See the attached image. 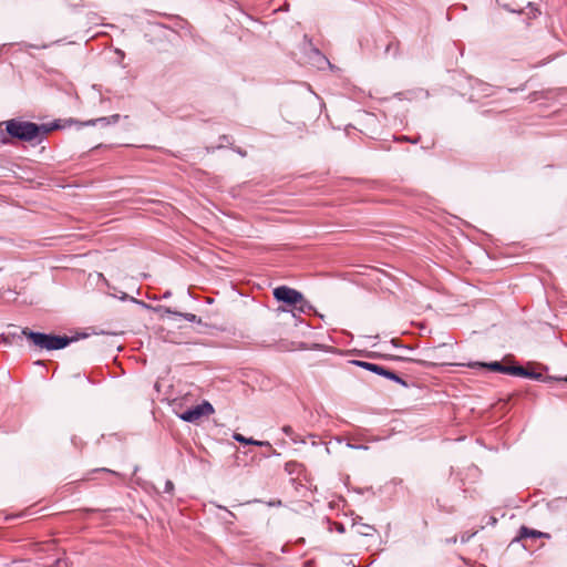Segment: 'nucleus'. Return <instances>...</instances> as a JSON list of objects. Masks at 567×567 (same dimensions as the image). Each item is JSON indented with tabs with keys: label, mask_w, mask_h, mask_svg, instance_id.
Wrapping results in <instances>:
<instances>
[{
	"label": "nucleus",
	"mask_w": 567,
	"mask_h": 567,
	"mask_svg": "<svg viewBox=\"0 0 567 567\" xmlns=\"http://www.w3.org/2000/svg\"><path fill=\"white\" fill-rule=\"evenodd\" d=\"M7 134L19 141L41 143L51 131L45 124H37L20 118H12L4 122Z\"/></svg>",
	"instance_id": "obj_1"
},
{
	"label": "nucleus",
	"mask_w": 567,
	"mask_h": 567,
	"mask_svg": "<svg viewBox=\"0 0 567 567\" xmlns=\"http://www.w3.org/2000/svg\"><path fill=\"white\" fill-rule=\"evenodd\" d=\"M22 334L25 336L31 343L40 350H60L68 347L70 343L76 340L74 337L68 336H55L43 332H35L28 328L22 330Z\"/></svg>",
	"instance_id": "obj_2"
},
{
	"label": "nucleus",
	"mask_w": 567,
	"mask_h": 567,
	"mask_svg": "<svg viewBox=\"0 0 567 567\" xmlns=\"http://www.w3.org/2000/svg\"><path fill=\"white\" fill-rule=\"evenodd\" d=\"M352 364L357 365V367H360L364 370H368L370 372H373L375 374H379V375H382L389 380H392L399 384H401L402 386L406 388L408 386V383L406 381H404L401 377H399L395 372L382 367V365H379V364H375V363H371V362H367V361H360V360H353L351 361Z\"/></svg>",
	"instance_id": "obj_3"
},
{
	"label": "nucleus",
	"mask_w": 567,
	"mask_h": 567,
	"mask_svg": "<svg viewBox=\"0 0 567 567\" xmlns=\"http://www.w3.org/2000/svg\"><path fill=\"white\" fill-rule=\"evenodd\" d=\"M274 297L277 301L288 306H297L298 302L303 301V295L288 286H279L274 289Z\"/></svg>",
	"instance_id": "obj_4"
},
{
	"label": "nucleus",
	"mask_w": 567,
	"mask_h": 567,
	"mask_svg": "<svg viewBox=\"0 0 567 567\" xmlns=\"http://www.w3.org/2000/svg\"><path fill=\"white\" fill-rule=\"evenodd\" d=\"M212 413H214L213 405L209 402L204 401L200 404L184 411L182 414H179V417L185 422L194 423L197 422L200 417L208 416Z\"/></svg>",
	"instance_id": "obj_5"
},
{
	"label": "nucleus",
	"mask_w": 567,
	"mask_h": 567,
	"mask_svg": "<svg viewBox=\"0 0 567 567\" xmlns=\"http://www.w3.org/2000/svg\"><path fill=\"white\" fill-rule=\"evenodd\" d=\"M467 365L470 368H475V367L486 368L494 372H501V373L511 374V375H515V373L522 372L519 369H516L517 365H505L498 361H493L489 363L473 362V363H468Z\"/></svg>",
	"instance_id": "obj_6"
},
{
	"label": "nucleus",
	"mask_w": 567,
	"mask_h": 567,
	"mask_svg": "<svg viewBox=\"0 0 567 567\" xmlns=\"http://www.w3.org/2000/svg\"><path fill=\"white\" fill-rule=\"evenodd\" d=\"M528 537H532V538H542V537L549 538L550 535L547 534V533H543V532H539V530H536V529L528 528L526 526H522L519 528L518 536H517L516 539H524V538H528Z\"/></svg>",
	"instance_id": "obj_7"
},
{
	"label": "nucleus",
	"mask_w": 567,
	"mask_h": 567,
	"mask_svg": "<svg viewBox=\"0 0 567 567\" xmlns=\"http://www.w3.org/2000/svg\"><path fill=\"white\" fill-rule=\"evenodd\" d=\"M352 529L355 534L361 536L371 537L375 533V528L372 525H368L358 520L352 524Z\"/></svg>",
	"instance_id": "obj_8"
},
{
	"label": "nucleus",
	"mask_w": 567,
	"mask_h": 567,
	"mask_svg": "<svg viewBox=\"0 0 567 567\" xmlns=\"http://www.w3.org/2000/svg\"><path fill=\"white\" fill-rule=\"evenodd\" d=\"M163 311L168 315V316H174V317H178V318H184L186 319L187 321L189 322H200V318H197L196 315L194 313H183V312H178V311H175L168 307H164L163 308Z\"/></svg>",
	"instance_id": "obj_9"
},
{
	"label": "nucleus",
	"mask_w": 567,
	"mask_h": 567,
	"mask_svg": "<svg viewBox=\"0 0 567 567\" xmlns=\"http://www.w3.org/2000/svg\"><path fill=\"white\" fill-rule=\"evenodd\" d=\"M233 437L237 442L245 443V444H252V445H257V446H268V447L271 446L268 441H256L254 439H247L239 433H235Z\"/></svg>",
	"instance_id": "obj_10"
},
{
	"label": "nucleus",
	"mask_w": 567,
	"mask_h": 567,
	"mask_svg": "<svg viewBox=\"0 0 567 567\" xmlns=\"http://www.w3.org/2000/svg\"><path fill=\"white\" fill-rule=\"evenodd\" d=\"M516 369H519L522 372L515 373V375L525 377V378L533 379V380H540L543 378V374L539 372L529 371V370H527L523 367H518V365L516 367Z\"/></svg>",
	"instance_id": "obj_11"
},
{
	"label": "nucleus",
	"mask_w": 567,
	"mask_h": 567,
	"mask_svg": "<svg viewBox=\"0 0 567 567\" xmlns=\"http://www.w3.org/2000/svg\"><path fill=\"white\" fill-rule=\"evenodd\" d=\"M400 51V42L398 40L390 41L385 47L384 53L398 56Z\"/></svg>",
	"instance_id": "obj_12"
},
{
	"label": "nucleus",
	"mask_w": 567,
	"mask_h": 567,
	"mask_svg": "<svg viewBox=\"0 0 567 567\" xmlns=\"http://www.w3.org/2000/svg\"><path fill=\"white\" fill-rule=\"evenodd\" d=\"M282 432H284L287 436H289V437L292 440V442H295V443H299V442L305 443V441H303V440H301V439L299 437V435H297V434L295 433L293 429H292L290 425H285V426H282Z\"/></svg>",
	"instance_id": "obj_13"
},
{
	"label": "nucleus",
	"mask_w": 567,
	"mask_h": 567,
	"mask_svg": "<svg viewBox=\"0 0 567 567\" xmlns=\"http://www.w3.org/2000/svg\"><path fill=\"white\" fill-rule=\"evenodd\" d=\"M295 308H296L299 312L307 313V312H309V311L312 309V306L309 303V301H307V300L303 298V301L298 302V305H297V306H295Z\"/></svg>",
	"instance_id": "obj_14"
},
{
	"label": "nucleus",
	"mask_w": 567,
	"mask_h": 567,
	"mask_svg": "<svg viewBox=\"0 0 567 567\" xmlns=\"http://www.w3.org/2000/svg\"><path fill=\"white\" fill-rule=\"evenodd\" d=\"M120 114H113L110 116L99 117L96 121H105V125L116 124L120 121Z\"/></svg>",
	"instance_id": "obj_15"
},
{
	"label": "nucleus",
	"mask_w": 567,
	"mask_h": 567,
	"mask_svg": "<svg viewBox=\"0 0 567 567\" xmlns=\"http://www.w3.org/2000/svg\"><path fill=\"white\" fill-rule=\"evenodd\" d=\"M477 532H464L460 536L461 543H467Z\"/></svg>",
	"instance_id": "obj_16"
},
{
	"label": "nucleus",
	"mask_w": 567,
	"mask_h": 567,
	"mask_svg": "<svg viewBox=\"0 0 567 567\" xmlns=\"http://www.w3.org/2000/svg\"><path fill=\"white\" fill-rule=\"evenodd\" d=\"M173 491H174V483L172 481L167 480L165 482L164 492L165 493H173Z\"/></svg>",
	"instance_id": "obj_17"
},
{
	"label": "nucleus",
	"mask_w": 567,
	"mask_h": 567,
	"mask_svg": "<svg viewBox=\"0 0 567 567\" xmlns=\"http://www.w3.org/2000/svg\"><path fill=\"white\" fill-rule=\"evenodd\" d=\"M333 526H334V530L338 532L339 534H343L346 528H344V525L341 524V523H333Z\"/></svg>",
	"instance_id": "obj_18"
},
{
	"label": "nucleus",
	"mask_w": 567,
	"mask_h": 567,
	"mask_svg": "<svg viewBox=\"0 0 567 567\" xmlns=\"http://www.w3.org/2000/svg\"><path fill=\"white\" fill-rule=\"evenodd\" d=\"M94 472H105V473H110V474L120 476V474L117 472L112 471V470L106 468V467L96 468V470H94Z\"/></svg>",
	"instance_id": "obj_19"
},
{
	"label": "nucleus",
	"mask_w": 567,
	"mask_h": 567,
	"mask_svg": "<svg viewBox=\"0 0 567 567\" xmlns=\"http://www.w3.org/2000/svg\"><path fill=\"white\" fill-rule=\"evenodd\" d=\"M99 123H101V124L105 125V121H96V118H95V120H90V121H87V122L85 123V125H96V124H99Z\"/></svg>",
	"instance_id": "obj_20"
},
{
	"label": "nucleus",
	"mask_w": 567,
	"mask_h": 567,
	"mask_svg": "<svg viewBox=\"0 0 567 567\" xmlns=\"http://www.w3.org/2000/svg\"><path fill=\"white\" fill-rule=\"evenodd\" d=\"M9 141L7 138V136L3 134V132L0 130V145L1 144H7Z\"/></svg>",
	"instance_id": "obj_21"
},
{
	"label": "nucleus",
	"mask_w": 567,
	"mask_h": 567,
	"mask_svg": "<svg viewBox=\"0 0 567 567\" xmlns=\"http://www.w3.org/2000/svg\"><path fill=\"white\" fill-rule=\"evenodd\" d=\"M349 446L352 447V449H358V450H367L368 449V446H365V445H352V444H349Z\"/></svg>",
	"instance_id": "obj_22"
},
{
	"label": "nucleus",
	"mask_w": 567,
	"mask_h": 567,
	"mask_svg": "<svg viewBox=\"0 0 567 567\" xmlns=\"http://www.w3.org/2000/svg\"><path fill=\"white\" fill-rule=\"evenodd\" d=\"M497 519L494 516H489L487 524L495 525Z\"/></svg>",
	"instance_id": "obj_23"
},
{
	"label": "nucleus",
	"mask_w": 567,
	"mask_h": 567,
	"mask_svg": "<svg viewBox=\"0 0 567 567\" xmlns=\"http://www.w3.org/2000/svg\"><path fill=\"white\" fill-rule=\"evenodd\" d=\"M72 443H73L74 446H79V444H82L80 441H78L76 436L72 437Z\"/></svg>",
	"instance_id": "obj_24"
},
{
	"label": "nucleus",
	"mask_w": 567,
	"mask_h": 567,
	"mask_svg": "<svg viewBox=\"0 0 567 567\" xmlns=\"http://www.w3.org/2000/svg\"><path fill=\"white\" fill-rule=\"evenodd\" d=\"M420 364L424 365V367H432L433 363L431 362H427V361H417Z\"/></svg>",
	"instance_id": "obj_25"
},
{
	"label": "nucleus",
	"mask_w": 567,
	"mask_h": 567,
	"mask_svg": "<svg viewBox=\"0 0 567 567\" xmlns=\"http://www.w3.org/2000/svg\"><path fill=\"white\" fill-rule=\"evenodd\" d=\"M456 542H457V537H456V536H454V537H452V538L446 539V543H449V544H454V543H456Z\"/></svg>",
	"instance_id": "obj_26"
},
{
	"label": "nucleus",
	"mask_w": 567,
	"mask_h": 567,
	"mask_svg": "<svg viewBox=\"0 0 567 567\" xmlns=\"http://www.w3.org/2000/svg\"><path fill=\"white\" fill-rule=\"evenodd\" d=\"M171 296H172V292L171 291H166L163 297L164 298H169Z\"/></svg>",
	"instance_id": "obj_27"
},
{
	"label": "nucleus",
	"mask_w": 567,
	"mask_h": 567,
	"mask_svg": "<svg viewBox=\"0 0 567 567\" xmlns=\"http://www.w3.org/2000/svg\"><path fill=\"white\" fill-rule=\"evenodd\" d=\"M402 140H404V141H409V142H411V143H416V141H411V140H410V138H408L406 136H403V137H402Z\"/></svg>",
	"instance_id": "obj_28"
},
{
	"label": "nucleus",
	"mask_w": 567,
	"mask_h": 567,
	"mask_svg": "<svg viewBox=\"0 0 567 567\" xmlns=\"http://www.w3.org/2000/svg\"><path fill=\"white\" fill-rule=\"evenodd\" d=\"M221 140H223V142H226L228 140V137L226 135H223Z\"/></svg>",
	"instance_id": "obj_29"
},
{
	"label": "nucleus",
	"mask_w": 567,
	"mask_h": 567,
	"mask_svg": "<svg viewBox=\"0 0 567 567\" xmlns=\"http://www.w3.org/2000/svg\"><path fill=\"white\" fill-rule=\"evenodd\" d=\"M392 359H395V360H402L401 357H391Z\"/></svg>",
	"instance_id": "obj_30"
}]
</instances>
